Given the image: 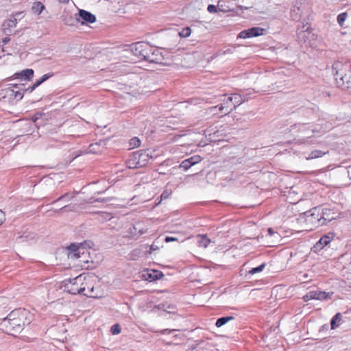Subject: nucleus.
Returning a JSON list of instances; mask_svg holds the SVG:
<instances>
[{"label": "nucleus", "instance_id": "41", "mask_svg": "<svg viewBox=\"0 0 351 351\" xmlns=\"http://www.w3.org/2000/svg\"><path fill=\"white\" fill-rule=\"evenodd\" d=\"M316 108H306L302 110V112H304L305 111V113L308 115L310 114H313L315 112V111L316 110Z\"/></svg>", "mask_w": 351, "mask_h": 351}, {"label": "nucleus", "instance_id": "22", "mask_svg": "<svg viewBox=\"0 0 351 351\" xmlns=\"http://www.w3.org/2000/svg\"><path fill=\"white\" fill-rule=\"evenodd\" d=\"M45 9V5L40 1H35L32 7V12L34 14H40Z\"/></svg>", "mask_w": 351, "mask_h": 351}, {"label": "nucleus", "instance_id": "28", "mask_svg": "<svg viewBox=\"0 0 351 351\" xmlns=\"http://www.w3.org/2000/svg\"><path fill=\"white\" fill-rule=\"evenodd\" d=\"M266 266V263H262L261 265H260L259 266L256 267H254V268H252L249 271H248V274H250V275H254L256 273H258V272H261L262 271L264 268Z\"/></svg>", "mask_w": 351, "mask_h": 351}, {"label": "nucleus", "instance_id": "40", "mask_svg": "<svg viewBox=\"0 0 351 351\" xmlns=\"http://www.w3.org/2000/svg\"><path fill=\"white\" fill-rule=\"evenodd\" d=\"M43 115H44V113L41 112H36L32 117V121L36 123L39 119L42 117Z\"/></svg>", "mask_w": 351, "mask_h": 351}, {"label": "nucleus", "instance_id": "5", "mask_svg": "<svg viewBox=\"0 0 351 351\" xmlns=\"http://www.w3.org/2000/svg\"><path fill=\"white\" fill-rule=\"evenodd\" d=\"M64 283V291L73 295L82 294L85 291L87 285L86 277L82 275L66 280Z\"/></svg>", "mask_w": 351, "mask_h": 351}, {"label": "nucleus", "instance_id": "13", "mask_svg": "<svg viewBox=\"0 0 351 351\" xmlns=\"http://www.w3.org/2000/svg\"><path fill=\"white\" fill-rule=\"evenodd\" d=\"M142 276L145 280L149 282L160 280L164 277L162 272L154 269L144 271Z\"/></svg>", "mask_w": 351, "mask_h": 351}, {"label": "nucleus", "instance_id": "56", "mask_svg": "<svg viewBox=\"0 0 351 351\" xmlns=\"http://www.w3.org/2000/svg\"><path fill=\"white\" fill-rule=\"evenodd\" d=\"M150 250H155L153 245L151 246Z\"/></svg>", "mask_w": 351, "mask_h": 351}, {"label": "nucleus", "instance_id": "52", "mask_svg": "<svg viewBox=\"0 0 351 351\" xmlns=\"http://www.w3.org/2000/svg\"><path fill=\"white\" fill-rule=\"evenodd\" d=\"M173 331H174V330H169V329H165V330H162V333H163V334H166L167 332H168V333H171V332H173Z\"/></svg>", "mask_w": 351, "mask_h": 351}, {"label": "nucleus", "instance_id": "34", "mask_svg": "<svg viewBox=\"0 0 351 351\" xmlns=\"http://www.w3.org/2000/svg\"><path fill=\"white\" fill-rule=\"evenodd\" d=\"M82 294L87 297L98 298L97 295L94 294V287H88V292H86V293L84 292Z\"/></svg>", "mask_w": 351, "mask_h": 351}, {"label": "nucleus", "instance_id": "11", "mask_svg": "<svg viewBox=\"0 0 351 351\" xmlns=\"http://www.w3.org/2000/svg\"><path fill=\"white\" fill-rule=\"evenodd\" d=\"M311 211H313V213L311 215L312 222H314V220L315 221L319 222L322 219H323L324 221H330L331 220L335 219L334 217H329L328 213H330V209H323L322 215L320 217H319V211H317V208H313Z\"/></svg>", "mask_w": 351, "mask_h": 351}, {"label": "nucleus", "instance_id": "21", "mask_svg": "<svg viewBox=\"0 0 351 351\" xmlns=\"http://www.w3.org/2000/svg\"><path fill=\"white\" fill-rule=\"evenodd\" d=\"M197 242L199 247H207L210 243V240L204 234L197 235Z\"/></svg>", "mask_w": 351, "mask_h": 351}, {"label": "nucleus", "instance_id": "55", "mask_svg": "<svg viewBox=\"0 0 351 351\" xmlns=\"http://www.w3.org/2000/svg\"><path fill=\"white\" fill-rule=\"evenodd\" d=\"M68 206H62L61 208H60V209H59V210H62V209H66V208H68Z\"/></svg>", "mask_w": 351, "mask_h": 351}, {"label": "nucleus", "instance_id": "2", "mask_svg": "<svg viewBox=\"0 0 351 351\" xmlns=\"http://www.w3.org/2000/svg\"><path fill=\"white\" fill-rule=\"evenodd\" d=\"M247 100V98L241 94L233 93V94H223L220 95L221 104L216 106L212 107L211 110H215L219 108L221 113L224 115L230 114L239 106L242 104Z\"/></svg>", "mask_w": 351, "mask_h": 351}, {"label": "nucleus", "instance_id": "44", "mask_svg": "<svg viewBox=\"0 0 351 351\" xmlns=\"http://www.w3.org/2000/svg\"><path fill=\"white\" fill-rule=\"evenodd\" d=\"M36 88H37V86H36V84H34L32 86H29L27 88H23V90L24 93L25 92L32 93L36 89Z\"/></svg>", "mask_w": 351, "mask_h": 351}, {"label": "nucleus", "instance_id": "31", "mask_svg": "<svg viewBox=\"0 0 351 351\" xmlns=\"http://www.w3.org/2000/svg\"><path fill=\"white\" fill-rule=\"evenodd\" d=\"M347 16H348L347 12L341 13L337 16V20L339 25L341 27L343 26L344 22H345L346 19H347Z\"/></svg>", "mask_w": 351, "mask_h": 351}, {"label": "nucleus", "instance_id": "26", "mask_svg": "<svg viewBox=\"0 0 351 351\" xmlns=\"http://www.w3.org/2000/svg\"><path fill=\"white\" fill-rule=\"evenodd\" d=\"M9 299L5 296H0V313L8 311L7 308L9 304Z\"/></svg>", "mask_w": 351, "mask_h": 351}, {"label": "nucleus", "instance_id": "7", "mask_svg": "<svg viewBox=\"0 0 351 351\" xmlns=\"http://www.w3.org/2000/svg\"><path fill=\"white\" fill-rule=\"evenodd\" d=\"M145 53L143 60L151 63L162 64L164 57L160 49L155 48L147 44L145 45Z\"/></svg>", "mask_w": 351, "mask_h": 351}, {"label": "nucleus", "instance_id": "43", "mask_svg": "<svg viewBox=\"0 0 351 351\" xmlns=\"http://www.w3.org/2000/svg\"><path fill=\"white\" fill-rule=\"evenodd\" d=\"M313 295L312 291L308 292L306 295H304L302 298L304 302H308L310 300H313V297H310V295Z\"/></svg>", "mask_w": 351, "mask_h": 351}, {"label": "nucleus", "instance_id": "30", "mask_svg": "<svg viewBox=\"0 0 351 351\" xmlns=\"http://www.w3.org/2000/svg\"><path fill=\"white\" fill-rule=\"evenodd\" d=\"M187 161L192 165V166L199 163L202 160V158L198 155L193 156L186 159Z\"/></svg>", "mask_w": 351, "mask_h": 351}, {"label": "nucleus", "instance_id": "8", "mask_svg": "<svg viewBox=\"0 0 351 351\" xmlns=\"http://www.w3.org/2000/svg\"><path fill=\"white\" fill-rule=\"evenodd\" d=\"M292 127L293 130L298 128V132L300 133L298 136L301 138L303 143L306 142L307 138H311L314 132V130L310 129L307 124H298Z\"/></svg>", "mask_w": 351, "mask_h": 351}, {"label": "nucleus", "instance_id": "49", "mask_svg": "<svg viewBox=\"0 0 351 351\" xmlns=\"http://www.w3.org/2000/svg\"><path fill=\"white\" fill-rule=\"evenodd\" d=\"M10 38L8 36H6L3 38L2 43L3 45H6L7 43H8L10 42Z\"/></svg>", "mask_w": 351, "mask_h": 351}, {"label": "nucleus", "instance_id": "39", "mask_svg": "<svg viewBox=\"0 0 351 351\" xmlns=\"http://www.w3.org/2000/svg\"><path fill=\"white\" fill-rule=\"evenodd\" d=\"M21 90H19L17 91L14 90V98H16L15 99L21 100L24 95V92H21Z\"/></svg>", "mask_w": 351, "mask_h": 351}, {"label": "nucleus", "instance_id": "29", "mask_svg": "<svg viewBox=\"0 0 351 351\" xmlns=\"http://www.w3.org/2000/svg\"><path fill=\"white\" fill-rule=\"evenodd\" d=\"M191 34V29L189 27H186L182 29L179 32V36L182 38H187Z\"/></svg>", "mask_w": 351, "mask_h": 351}, {"label": "nucleus", "instance_id": "1", "mask_svg": "<svg viewBox=\"0 0 351 351\" xmlns=\"http://www.w3.org/2000/svg\"><path fill=\"white\" fill-rule=\"evenodd\" d=\"M32 321V315L25 308H17L5 317L0 318V328L5 333L15 336L20 333L25 325Z\"/></svg>", "mask_w": 351, "mask_h": 351}, {"label": "nucleus", "instance_id": "51", "mask_svg": "<svg viewBox=\"0 0 351 351\" xmlns=\"http://www.w3.org/2000/svg\"><path fill=\"white\" fill-rule=\"evenodd\" d=\"M12 86L14 88H19V90H21V87L24 86V84H12Z\"/></svg>", "mask_w": 351, "mask_h": 351}, {"label": "nucleus", "instance_id": "42", "mask_svg": "<svg viewBox=\"0 0 351 351\" xmlns=\"http://www.w3.org/2000/svg\"><path fill=\"white\" fill-rule=\"evenodd\" d=\"M207 10L210 13H216L217 12V7L215 5H212V4L208 5V6L207 8Z\"/></svg>", "mask_w": 351, "mask_h": 351}, {"label": "nucleus", "instance_id": "24", "mask_svg": "<svg viewBox=\"0 0 351 351\" xmlns=\"http://www.w3.org/2000/svg\"><path fill=\"white\" fill-rule=\"evenodd\" d=\"M234 317L233 316H226V317H221L217 319L215 322V326L217 328H220L222 326L225 325L226 323H228L229 321L233 320Z\"/></svg>", "mask_w": 351, "mask_h": 351}, {"label": "nucleus", "instance_id": "53", "mask_svg": "<svg viewBox=\"0 0 351 351\" xmlns=\"http://www.w3.org/2000/svg\"><path fill=\"white\" fill-rule=\"evenodd\" d=\"M58 1L61 3H68L69 0H58Z\"/></svg>", "mask_w": 351, "mask_h": 351}, {"label": "nucleus", "instance_id": "36", "mask_svg": "<svg viewBox=\"0 0 351 351\" xmlns=\"http://www.w3.org/2000/svg\"><path fill=\"white\" fill-rule=\"evenodd\" d=\"M73 196L71 195L70 193H65L62 195H61L60 197H59L58 198H57L56 200H54L52 204H54V203H56L59 201H61L62 199H70L71 198H73Z\"/></svg>", "mask_w": 351, "mask_h": 351}, {"label": "nucleus", "instance_id": "57", "mask_svg": "<svg viewBox=\"0 0 351 351\" xmlns=\"http://www.w3.org/2000/svg\"><path fill=\"white\" fill-rule=\"evenodd\" d=\"M324 222H322L320 223H319V225H324Z\"/></svg>", "mask_w": 351, "mask_h": 351}, {"label": "nucleus", "instance_id": "10", "mask_svg": "<svg viewBox=\"0 0 351 351\" xmlns=\"http://www.w3.org/2000/svg\"><path fill=\"white\" fill-rule=\"evenodd\" d=\"M265 29L258 27H254L247 29H245L241 31L239 34L238 37L240 38H248L252 37H256L258 36H261L264 34Z\"/></svg>", "mask_w": 351, "mask_h": 351}, {"label": "nucleus", "instance_id": "14", "mask_svg": "<svg viewBox=\"0 0 351 351\" xmlns=\"http://www.w3.org/2000/svg\"><path fill=\"white\" fill-rule=\"evenodd\" d=\"M145 45H147V43H136L131 46V50L134 56L143 60L146 49Z\"/></svg>", "mask_w": 351, "mask_h": 351}, {"label": "nucleus", "instance_id": "27", "mask_svg": "<svg viewBox=\"0 0 351 351\" xmlns=\"http://www.w3.org/2000/svg\"><path fill=\"white\" fill-rule=\"evenodd\" d=\"M1 93V95H3V98L8 97L10 99H15L16 98H14V90L11 88H6L5 89H3Z\"/></svg>", "mask_w": 351, "mask_h": 351}, {"label": "nucleus", "instance_id": "18", "mask_svg": "<svg viewBox=\"0 0 351 351\" xmlns=\"http://www.w3.org/2000/svg\"><path fill=\"white\" fill-rule=\"evenodd\" d=\"M145 232L142 229L141 223H136L129 229V233L131 234L132 238L135 237H139L144 234Z\"/></svg>", "mask_w": 351, "mask_h": 351}, {"label": "nucleus", "instance_id": "33", "mask_svg": "<svg viewBox=\"0 0 351 351\" xmlns=\"http://www.w3.org/2000/svg\"><path fill=\"white\" fill-rule=\"evenodd\" d=\"M121 328L119 324H115L112 326L110 332L112 335H118L121 332Z\"/></svg>", "mask_w": 351, "mask_h": 351}, {"label": "nucleus", "instance_id": "47", "mask_svg": "<svg viewBox=\"0 0 351 351\" xmlns=\"http://www.w3.org/2000/svg\"><path fill=\"white\" fill-rule=\"evenodd\" d=\"M165 241L167 243H169V242H171V241H178V239L176 237H166L165 239Z\"/></svg>", "mask_w": 351, "mask_h": 351}, {"label": "nucleus", "instance_id": "46", "mask_svg": "<svg viewBox=\"0 0 351 351\" xmlns=\"http://www.w3.org/2000/svg\"><path fill=\"white\" fill-rule=\"evenodd\" d=\"M5 213L1 210H0V226L5 221Z\"/></svg>", "mask_w": 351, "mask_h": 351}, {"label": "nucleus", "instance_id": "35", "mask_svg": "<svg viewBox=\"0 0 351 351\" xmlns=\"http://www.w3.org/2000/svg\"><path fill=\"white\" fill-rule=\"evenodd\" d=\"M141 145V141L137 137L132 138L130 141V145L132 147H138Z\"/></svg>", "mask_w": 351, "mask_h": 351}, {"label": "nucleus", "instance_id": "48", "mask_svg": "<svg viewBox=\"0 0 351 351\" xmlns=\"http://www.w3.org/2000/svg\"><path fill=\"white\" fill-rule=\"evenodd\" d=\"M22 14H23L22 12H16L13 15V16H14V18H16L17 21H18L19 19H20L21 18H22L23 16H22Z\"/></svg>", "mask_w": 351, "mask_h": 351}, {"label": "nucleus", "instance_id": "19", "mask_svg": "<svg viewBox=\"0 0 351 351\" xmlns=\"http://www.w3.org/2000/svg\"><path fill=\"white\" fill-rule=\"evenodd\" d=\"M313 295L310 297H313V300H324L330 298V293L321 291H312Z\"/></svg>", "mask_w": 351, "mask_h": 351}, {"label": "nucleus", "instance_id": "50", "mask_svg": "<svg viewBox=\"0 0 351 351\" xmlns=\"http://www.w3.org/2000/svg\"><path fill=\"white\" fill-rule=\"evenodd\" d=\"M267 232H268V233H269V234L270 236H272V235H274V234H276V232H275L272 228H268Z\"/></svg>", "mask_w": 351, "mask_h": 351}, {"label": "nucleus", "instance_id": "4", "mask_svg": "<svg viewBox=\"0 0 351 351\" xmlns=\"http://www.w3.org/2000/svg\"><path fill=\"white\" fill-rule=\"evenodd\" d=\"M152 156L148 150H138L130 154L126 160V165L130 169H138L147 165Z\"/></svg>", "mask_w": 351, "mask_h": 351}, {"label": "nucleus", "instance_id": "6", "mask_svg": "<svg viewBox=\"0 0 351 351\" xmlns=\"http://www.w3.org/2000/svg\"><path fill=\"white\" fill-rule=\"evenodd\" d=\"M86 242L81 243L80 244L72 243L66 247L67 255L69 258L71 260H77L80 256H86L88 252L86 247Z\"/></svg>", "mask_w": 351, "mask_h": 351}, {"label": "nucleus", "instance_id": "20", "mask_svg": "<svg viewBox=\"0 0 351 351\" xmlns=\"http://www.w3.org/2000/svg\"><path fill=\"white\" fill-rule=\"evenodd\" d=\"M305 26H302V29L298 32V38L300 41L306 43L307 39L308 38L311 32H309V28L307 27L304 29Z\"/></svg>", "mask_w": 351, "mask_h": 351}, {"label": "nucleus", "instance_id": "3", "mask_svg": "<svg viewBox=\"0 0 351 351\" xmlns=\"http://www.w3.org/2000/svg\"><path fill=\"white\" fill-rule=\"evenodd\" d=\"M332 72L337 86L341 89L351 90V71L346 70L338 62L333 64Z\"/></svg>", "mask_w": 351, "mask_h": 351}, {"label": "nucleus", "instance_id": "15", "mask_svg": "<svg viewBox=\"0 0 351 351\" xmlns=\"http://www.w3.org/2000/svg\"><path fill=\"white\" fill-rule=\"evenodd\" d=\"M17 24V19L13 18L8 19L2 24V31L4 34L10 36L12 34V28L16 27Z\"/></svg>", "mask_w": 351, "mask_h": 351}, {"label": "nucleus", "instance_id": "16", "mask_svg": "<svg viewBox=\"0 0 351 351\" xmlns=\"http://www.w3.org/2000/svg\"><path fill=\"white\" fill-rule=\"evenodd\" d=\"M302 13V3L297 1L291 8V17L293 21H299Z\"/></svg>", "mask_w": 351, "mask_h": 351}, {"label": "nucleus", "instance_id": "37", "mask_svg": "<svg viewBox=\"0 0 351 351\" xmlns=\"http://www.w3.org/2000/svg\"><path fill=\"white\" fill-rule=\"evenodd\" d=\"M89 254L90 253L88 252L86 253V256H80V257H79V258H77V260L79 261V263H89Z\"/></svg>", "mask_w": 351, "mask_h": 351}, {"label": "nucleus", "instance_id": "54", "mask_svg": "<svg viewBox=\"0 0 351 351\" xmlns=\"http://www.w3.org/2000/svg\"><path fill=\"white\" fill-rule=\"evenodd\" d=\"M238 8L241 10L247 9V8L243 7L242 5H239Z\"/></svg>", "mask_w": 351, "mask_h": 351}, {"label": "nucleus", "instance_id": "23", "mask_svg": "<svg viewBox=\"0 0 351 351\" xmlns=\"http://www.w3.org/2000/svg\"><path fill=\"white\" fill-rule=\"evenodd\" d=\"M342 319V315L341 313H337L332 318L330 321L331 328L335 329L338 327L340 324V322Z\"/></svg>", "mask_w": 351, "mask_h": 351}, {"label": "nucleus", "instance_id": "45", "mask_svg": "<svg viewBox=\"0 0 351 351\" xmlns=\"http://www.w3.org/2000/svg\"><path fill=\"white\" fill-rule=\"evenodd\" d=\"M171 192H169V191H168L167 190L164 191L162 192V193L161 194V195H160L161 199H167L169 197V195H171Z\"/></svg>", "mask_w": 351, "mask_h": 351}, {"label": "nucleus", "instance_id": "12", "mask_svg": "<svg viewBox=\"0 0 351 351\" xmlns=\"http://www.w3.org/2000/svg\"><path fill=\"white\" fill-rule=\"evenodd\" d=\"M332 233H328L322 237L314 245L313 250L315 252H319L324 246L328 245L333 239Z\"/></svg>", "mask_w": 351, "mask_h": 351}, {"label": "nucleus", "instance_id": "38", "mask_svg": "<svg viewBox=\"0 0 351 351\" xmlns=\"http://www.w3.org/2000/svg\"><path fill=\"white\" fill-rule=\"evenodd\" d=\"M191 167L192 165H191L186 159L184 160L180 164V168H182L185 171L188 170Z\"/></svg>", "mask_w": 351, "mask_h": 351}, {"label": "nucleus", "instance_id": "9", "mask_svg": "<svg viewBox=\"0 0 351 351\" xmlns=\"http://www.w3.org/2000/svg\"><path fill=\"white\" fill-rule=\"evenodd\" d=\"M75 19L77 22L82 24L93 23L96 21V16L88 11L79 10L78 14H75Z\"/></svg>", "mask_w": 351, "mask_h": 351}, {"label": "nucleus", "instance_id": "17", "mask_svg": "<svg viewBox=\"0 0 351 351\" xmlns=\"http://www.w3.org/2000/svg\"><path fill=\"white\" fill-rule=\"evenodd\" d=\"M33 75L34 71L32 69H26L22 71L21 73H16L14 74L11 79H17L21 77L24 80H29L32 78Z\"/></svg>", "mask_w": 351, "mask_h": 351}, {"label": "nucleus", "instance_id": "25", "mask_svg": "<svg viewBox=\"0 0 351 351\" xmlns=\"http://www.w3.org/2000/svg\"><path fill=\"white\" fill-rule=\"evenodd\" d=\"M328 152H322L321 150H313L312 151L310 154L308 155V157H306V159L307 160H312V159H315V158H320V157H322L323 156H324L325 154H328Z\"/></svg>", "mask_w": 351, "mask_h": 351}, {"label": "nucleus", "instance_id": "32", "mask_svg": "<svg viewBox=\"0 0 351 351\" xmlns=\"http://www.w3.org/2000/svg\"><path fill=\"white\" fill-rule=\"evenodd\" d=\"M53 75L51 73H47L43 75L39 80H36V82L34 83L36 86H39L42 83L47 80L49 77H51Z\"/></svg>", "mask_w": 351, "mask_h": 351}]
</instances>
